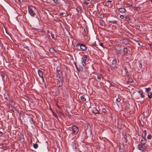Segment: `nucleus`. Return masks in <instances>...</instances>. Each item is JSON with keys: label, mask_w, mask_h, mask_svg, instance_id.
<instances>
[{"label": "nucleus", "mask_w": 152, "mask_h": 152, "mask_svg": "<svg viewBox=\"0 0 152 152\" xmlns=\"http://www.w3.org/2000/svg\"><path fill=\"white\" fill-rule=\"evenodd\" d=\"M104 17V16L103 15H102V14H101L100 15V18H103V17Z\"/></svg>", "instance_id": "09e8293b"}, {"label": "nucleus", "mask_w": 152, "mask_h": 152, "mask_svg": "<svg viewBox=\"0 0 152 152\" xmlns=\"http://www.w3.org/2000/svg\"><path fill=\"white\" fill-rule=\"evenodd\" d=\"M55 117H56V118H57V116L55 114V115H54Z\"/></svg>", "instance_id": "5fc2aeb1"}, {"label": "nucleus", "mask_w": 152, "mask_h": 152, "mask_svg": "<svg viewBox=\"0 0 152 152\" xmlns=\"http://www.w3.org/2000/svg\"><path fill=\"white\" fill-rule=\"evenodd\" d=\"M107 1L108 2H112L111 1H110V0H108V1Z\"/></svg>", "instance_id": "4d7b16f0"}, {"label": "nucleus", "mask_w": 152, "mask_h": 152, "mask_svg": "<svg viewBox=\"0 0 152 152\" xmlns=\"http://www.w3.org/2000/svg\"><path fill=\"white\" fill-rule=\"evenodd\" d=\"M72 131L71 134L72 135H75L77 133L78 131V129L77 126L73 125L72 127Z\"/></svg>", "instance_id": "f257e3e1"}, {"label": "nucleus", "mask_w": 152, "mask_h": 152, "mask_svg": "<svg viewBox=\"0 0 152 152\" xmlns=\"http://www.w3.org/2000/svg\"><path fill=\"white\" fill-rule=\"evenodd\" d=\"M152 138V136L151 134H149L148 135L147 137V138L148 139H150Z\"/></svg>", "instance_id": "2f4dec72"}, {"label": "nucleus", "mask_w": 152, "mask_h": 152, "mask_svg": "<svg viewBox=\"0 0 152 152\" xmlns=\"http://www.w3.org/2000/svg\"><path fill=\"white\" fill-rule=\"evenodd\" d=\"M24 112L22 111H21L20 112V117H22L23 118H24Z\"/></svg>", "instance_id": "b1692460"}, {"label": "nucleus", "mask_w": 152, "mask_h": 152, "mask_svg": "<svg viewBox=\"0 0 152 152\" xmlns=\"http://www.w3.org/2000/svg\"><path fill=\"white\" fill-rule=\"evenodd\" d=\"M2 45H1V41H0V46L2 47Z\"/></svg>", "instance_id": "6e6d98bb"}, {"label": "nucleus", "mask_w": 152, "mask_h": 152, "mask_svg": "<svg viewBox=\"0 0 152 152\" xmlns=\"http://www.w3.org/2000/svg\"><path fill=\"white\" fill-rule=\"evenodd\" d=\"M129 40L127 39H123L120 40V42L122 43L125 44V45L128 44Z\"/></svg>", "instance_id": "0eeeda50"}, {"label": "nucleus", "mask_w": 152, "mask_h": 152, "mask_svg": "<svg viewBox=\"0 0 152 152\" xmlns=\"http://www.w3.org/2000/svg\"><path fill=\"white\" fill-rule=\"evenodd\" d=\"M20 142L21 143L23 142H24V136L23 135H22L20 137Z\"/></svg>", "instance_id": "f3484780"}, {"label": "nucleus", "mask_w": 152, "mask_h": 152, "mask_svg": "<svg viewBox=\"0 0 152 152\" xmlns=\"http://www.w3.org/2000/svg\"><path fill=\"white\" fill-rule=\"evenodd\" d=\"M1 76L3 78V80H7V75L4 73H2Z\"/></svg>", "instance_id": "6ab92c4d"}, {"label": "nucleus", "mask_w": 152, "mask_h": 152, "mask_svg": "<svg viewBox=\"0 0 152 152\" xmlns=\"http://www.w3.org/2000/svg\"><path fill=\"white\" fill-rule=\"evenodd\" d=\"M60 15H63V13H60Z\"/></svg>", "instance_id": "052dcab7"}, {"label": "nucleus", "mask_w": 152, "mask_h": 152, "mask_svg": "<svg viewBox=\"0 0 152 152\" xmlns=\"http://www.w3.org/2000/svg\"><path fill=\"white\" fill-rule=\"evenodd\" d=\"M128 51H129V50L127 48H124V50H123V52L126 55L128 53Z\"/></svg>", "instance_id": "dca6fc26"}, {"label": "nucleus", "mask_w": 152, "mask_h": 152, "mask_svg": "<svg viewBox=\"0 0 152 152\" xmlns=\"http://www.w3.org/2000/svg\"><path fill=\"white\" fill-rule=\"evenodd\" d=\"M102 111L104 113H106L107 112V110L104 108H103L102 109Z\"/></svg>", "instance_id": "72a5a7b5"}, {"label": "nucleus", "mask_w": 152, "mask_h": 152, "mask_svg": "<svg viewBox=\"0 0 152 152\" xmlns=\"http://www.w3.org/2000/svg\"><path fill=\"white\" fill-rule=\"evenodd\" d=\"M0 133L1 134H3V133L0 131Z\"/></svg>", "instance_id": "680f3d73"}, {"label": "nucleus", "mask_w": 152, "mask_h": 152, "mask_svg": "<svg viewBox=\"0 0 152 152\" xmlns=\"http://www.w3.org/2000/svg\"><path fill=\"white\" fill-rule=\"evenodd\" d=\"M118 11L121 13H125L126 11V9L124 8H121L118 9Z\"/></svg>", "instance_id": "4468645a"}, {"label": "nucleus", "mask_w": 152, "mask_h": 152, "mask_svg": "<svg viewBox=\"0 0 152 152\" xmlns=\"http://www.w3.org/2000/svg\"><path fill=\"white\" fill-rule=\"evenodd\" d=\"M29 121H30L31 124H32L33 123V120L32 118H30L29 119Z\"/></svg>", "instance_id": "79ce46f5"}, {"label": "nucleus", "mask_w": 152, "mask_h": 152, "mask_svg": "<svg viewBox=\"0 0 152 152\" xmlns=\"http://www.w3.org/2000/svg\"><path fill=\"white\" fill-rule=\"evenodd\" d=\"M147 140L145 138L142 137L141 140V143L142 145H145L146 142Z\"/></svg>", "instance_id": "ddd939ff"}, {"label": "nucleus", "mask_w": 152, "mask_h": 152, "mask_svg": "<svg viewBox=\"0 0 152 152\" xmlns=\"http://www.w3.org/2000/svg\"><path fill=\"white\" fill-rule=\"evenodd\" d=\"M54 3L55 4H58V0H52Z\"/></svg>", "instance_id": "e433bc0d"}, {"label": "nucleus", "mask_w": 152, "mask_h": 152, "mask_svg": "<svg viewBox=\"0 0 152 152\" xmlns=\"http://www.w3.org/2000/svg\"><path fill=\"white\" fill-rule=\"evenodd\" d=\"M28 10L29 13L31 16H34L35 14V12H34L32 8L29 7H28Z\"/></svg>", "instance_id": "6e6552de"}, {"label": "nucleus", "mask_w": 152, "mask_h": 152, "mask_svg": "<svg viewBox=\"0 0 152 152\" xmlns=\"http://www.w3.org/2000/svg\"><path fill=\"white\" fill-rule=\"evenodd\" d=\"M151 90V88L149 87L146 88L145 91L146 92L148 93Z\"/></svg>", "instance_id": "7c9ffc66"}, {"label": "nucleus", "mask_w": 152, "mask_h": 152, "mask_svg": "<svg viewBox=\"0 0 152 152\" xmlns=\"http://www.w3.org/2000/svg\"><path fill=\"white\" fill-rule=\"evenodd\" d=\"M116 100L117 102H119L121 100V99L119 98H118L116 99Z\"/></svg>", "instance_id": "c9c22d12"}, {"label": "nucleus", "mask_w": 152, "mask_h": 152, "mask_svg": "<svg viewBox=\"0 0 152 152\" xmlns=\"http://www.w3.org/2000/svg\"><path fill=\"white\" fill-rule=\"evenodd\" d=\"M148 96L150 99H151L152 98V93L151 92L149 93L148 94Z\"/></svg>", "instance_id": "393cba45"}, {"label": "nucleus", "mask_w": 152, "mask_h": 152, "mask_svg": "<svg viewBox=\"0 0 152 152\" xmlns=\"http://www.w3.org/2000/svg\"><path fill=\"white\" fill-rule=\"evenodd\" d=\"M26 48L28 50H29V48L28 47L26 46Z\"/></svg>", "instance_id": "864d4df0"}, {"label": "nucleus", "mask_w": 152, "mask_h": 152, "mask_svg": "<svg viewBox=\"0 0 152 152\" xmlns=\"http://www.w3.org/2000/svg\"><path fill=\"white\" fill-rule=\"evenodd\" d=\"M124 69H125V71L126 72V73L127 72H128V70L126 68V67H125L124 68Z\"/></svg>", "instance_id": "a18cd8bd"}, {"label": "nucleus", "mask_w": 152, "mask_h": 152, "mask_svg": "<svg viewBox=\"0 0 152 152\" xmlns=\"http://www.w3.org/2000/svg\"><path fill=\"white\" fill-rule=\"evenodd\" d=\"M38 74L39 75V77L41 78H42L43 80H44V79L43 78V72L40 70H38Z\"/></svg>", "instance_id": "9d476101"}, {"label": "nucleus", "mask_w": 152, "mask_h": 152, "mask_svg": "<svg viewBox=\"0 0 152 152\" xmlns=\"http://www.w3.org/2000/svg\"><path fill=\"white\" fill-rule=\"evenodd\" d=\"M58 83L57 85L59 87H61L63 85V80L62 77H59V79H58Z\"/></svg>", "instance_id": "20e7f679"}, {"label": "nucleus", "mask_w": 152, "mask_h": 152, "mask_svg": "<svg viewBox=\"0 0 152 152\" xmlns=\"http://www.w3.org/2000/svg\"><path fill=\"white\" fill-rule=\"evenodd\" d=\"M109 22L111 23H113V24H115V23H116L117 21H115V20H113V21L111 20V21H110Z\"/></svg>", "instance_id": "473e14b6"}, {"label": "nucleus", "mask_w": 152, "mask_h": 152, "mask_svg": "<svg viewBox=\"0 0 152 152\" xmlns=\"http://www.w3.org/2000/svg\"><path fill=\"white\" fill-rule=\"evenodd\" d=\"M124 138L125 139V141L126 142L127 140V136L126 135H125V136L124 137Z\"/></svg>", "instance_id": "37998d69"}, {"label": "nucleus", "mask_w": 152, "mask_h": 152, "mask_svg": "<svg viewBox=\"0 0 152 152\" xmlns=\"http://www.w3.org/2000/svg\"><path fill=\"white\" fill-rule=\"evenodd\" d=\"M99 45H100L101 46H102V47H103V43H102V42H100V44H99Z\"/></svg>", "instance_id": "3c124183"}, {"label": "nucleus", "mask_w": 152, "mask_h": 152, "mask_svg": "<svg viewBox=\"0 0 152 152\" xmlns=\"http://www.w3.org/2000/svg\"><path fill=\"white\" fill-rule=\"evenodd\" d=\"M138 45H140V43H138Z\"/></svg>", "instance_id": "0e129e2a"}, {"label": "nucleus", "mask_w": 152, "mask_h": 152, "mask_svg": "<svg viewBox=\"0 0 152 152\" xmlns=\"http://www.w3.org/2000/svg\"><path fill=\"white\" fill-rule=\"evenodd\" d=\"M3 148L4 149L6 150L7 149V147L6 146H4V147H3Z\"/></svg>", "instance_id": "49530a36"}, {"label": "nucleus", "mask_w": 152, "mask_h": 152, "mask_svg": "<svg viewBox=\"0 0 152 152\" xmlns=\"http://www.w3.org/2000/svg\"><path fill=\"white\" fill-rule=\"evenodd\" d=\"M72 147H73V148H76V146H75V141H74L73 142H72Z\"/></svg>", "instance_id": "cd10ccee"}, {"label": "nucleus", "mask_w": 152, "mask_h": 152, "mask_svg": "<svg viewBox=\"0 0 152 152\" xmlns=\"http://www.w3.org/2000/svg\"><path fill=\"white\" fill-rule=\"evenodd\" d=\"M33 147L35 148H37L38 147V145L37 143H35L33 144Z\"/></svg>", "instance_id": "c85d7f7f"}, {"label": "nucleus", "mask_w": 152, "mask_h": 152, "mask_svg": "<svg viewBox=\"0 0 152 152\" xmlns=\"http://www.w3.org/2000/svg\"><path fill=\"white\" fill-rule=\"evenodd\" d=\"M19 2H20V0H18Z\"/></svg>", "instance_id": "e2e57ef3"}, {"label": "nucleus", "mask_w": 152, "mask_h": 152, "mask_svg": "<svg viewBox=\"0 0 152 152\" xmlns=\"http://www.w3.org/2000/svg\"><path fill=\"white\" fill-rule=\"evenodd\" d=\"M65 113L66 115L69 116L70 115L69 113L67 110H66L65 111Z\"/></svg>", "instance_id": "c756f323"}, {"label": "nucleus", "mask_w": 152, "mask_h": 152, "mask_svg": "<svg viewBox=\"0 0 152 152\" xmlns=\"http://www.w3.org/2000/svg\"><path fill=\"white\" fill-rule=\"evenodd\" d=\"M83 3L85 5H87L88 4V3L86 2V0H85L83 2Z\"/></svg>", "instance_id": "4c0bfd02"}, {"label": "nucleus", "mask_w": 152, "mask_h": 152, "mask_svg": "<svg viewBox=\"0 0 152 152\" xmlns=\"http://www.w3.org/2000/svg\"><path fill=\"white\" fill-rule=\"evenodd\" d=\"M74 64L75 66V67H76L77 69L78 70V69L77 68V64H76V62H74Z\"/></svg>", "instance_id": "c03bdc74"}, {"label": "nucleus", "mask_w": 152, "mask_h": 152, "mask_svg": "<svg viewBox=\"0 0 152 152\" xmlns=\"http://www.w3.org/2000/svg\"><path fill=\"white\" fill-rule=\"evenodd\" d=\"M120 18L121 19H123L124 18V17L123 15H120Z\"/></svg>", "instance_id": "ea45409f"}, {"label": "nucleus", "mask_w": 152, "mask_h": 152, "mask_svg": "<svg viewBox=\"0 0 152 152\" xmlns=\"http://www.w3.org/2000/svg\"><path fill=\"white\" fill-rule=\"evenodd\" d=\"M146 135V130L144 131V135L143 136L144 137H145Z\"/></svg>", "instance_id": "f704fd0d"}, {"label": "nucleus", "mask_w": 152, "mask_h": 152, "mask_svg": "<svg viewBox=\"0 0 152 152\" xmlns=\"http://www.w3.org/2000/svg\"><path fill=\"white\" fill-rule=\"evenodd\" d=\"M97 78L98 80V81H100L101 80V77H98V76H97Z\"/></svg>", "instance_id": "58836bf2"}, {"label": "nucleus", "mask_w": 152, "mask_h": 152, "mask_svg": "<svg viewBox=\"0 0 152 152\" xmlns=\"http://www.w3.org/2000/svg\"><path fill=\"white\" fill-rule=\"evenodd\" d=\"M130 6L132 7V5H131Z\"/></svg>", "instance_id": "69168bd1"}, {"label": "nucleus", "mask_w": 152, "mask_h": 152, "mask_svg": "<svg viewBox=\"0 0 152 152\" xmlns=\"http://www.w3.org/2000/svg\"><path fill=\"white\" fill-rule=\"evenodd\" d=\"M115 52L117 55L121 54V47L119 45H117L115 47Z\"/></svg>", "instance_id": "7ed1b4c3"}, {"label": "nucleus", "mask_w": 152, "mask_h": 152, "mask_svg": "<svg viewBox=\"0 0 152 152\" xmlns=\"http://www.w3.org/2000/svg\"><path fill=\"white\" fill-rule=\"evenodd\" d=\"M87 58V56L86 55H84L82 58V62L83 66H85L86 65V62Z\"/></svg>", "instance_id": "39448f33"}, {"label": "nucleus", "mask_w": 152, "mask_h": 152, "mask_svg": "<svg viewBox=\"0 0 152 152\" xmlns=\"http://www.w3.org/2000/svg\"><path fill=\"white\" fill-rule=\"evenodd\" d=\"M122 147H121V146H119L118 152H123L124 149L123 147L124 146L122 145Z\"/></svg>", "instance_id": "5701e85b"}, {"label": "nucleus", "mask_w": 152, "mask_h": 152, "mask_svg": "<svg viewBox=\"0 0 152 152\" xmlns=\"http://www.w3.org/2000/svg\"><path fill=\"white\" fill-rule=\"evenodd\" d=\"M93 45H95V44H93Z\"/></svg>", "instance_id": "338daca9"}, {"label": "nucleus", "mask_w": 152, "mask_h": 152, "mask_svg": "<svg viewBox=\"0 0 152 152\" xmlns=\"http://www.w3.org/2000/svg\"><path fill=\"white\" fill-rule=\"evenodd\" d=\"M51 37L52 38L54 39L55 38V36L53 34H51Z\"/></svg>", "instance_id": "a19ab883"}, {"label": "nucleus", "mask_w": 152, "mask_h": 152, "mask_svg": "<svg viewBox=\"0 0 152 152\" xmlns=\"http://www.w3.org/2000/svg\"><path fill=\"white\" fill-rule=\"evenodd\" d=\"M60 68H57V71H60Z\"/></svg>", "instance_id": "603ef678"}, {"label": "nucleus", "mask_w": 152, "mask_h": 152, "mask_svg": "<svg viewBox=\"0 0 152 152\" xmlns=\"http://www.w3.org/2000/svg\"><path fill=\"white\" fill-rule=\"evenodd\" d=\"M141 67H142V64H140V67H141Z\"/></svg>", "instance_id": "13d9d810"}, {"label": "nucleus", "mask_w": 152, "mask_h": 152, "mask_svg": "<svg viewBox=\"0 0 152 152\" xmlns=\"http://www.w3.org/2000/svg\"><path fill=\"white\" fill-rule=\"evenodd\" d=\"M79 46L81 49L82 50L85 51L87 50V48L85 45L81 43H77L76 44V46Z\"/></svg>", "instance_id": "f03ea898"}, {"label": "nucleus", "mask_w": 152, "mask_h": 152, "mask_svg": "<svg viewBox=\"0 0 152 152\" xmlns=\"http://www.w3.org/2000/svg\"><path fill=\"white\" fill-rule=\"evenodd\" d=\"M117 65V60L116 59H114L112 61L111 64V66L113 68H117L116 66Z\"/></svg>", "instance_id": "423d86ee"}, {"label": "nucleus", "mask_w": 152, "mask_h": 152, "mask_svg": "<svg viewBox=\"0 0 152 152\" xmlns=\"http://www.w3.org/2000/svg\"><path fill=\"white\" fill-rule=\"evenodd\" d=\"M88 33V30L86 28H84V32L83 33V34L86 36H87Z\"/></svg>", "instance_id": "2eb2a0df"}, {"label": "nucleus", "mask_w": 152, "mask_h": 152, "mask_svg": "<svg viewBox=\"0 0 152 152\" xmlns=\"http://www.w3.org/2000/svg\"><path fill=\"white\" fill-rule=\"evenodd\" d=\"M4 96L5 99L7 100H8L10 99V97L8 95V94L7 93H5L4 95Z\"/></svg>", "instance_id": "a211bd4d"}, {"label": "nucleus", "mask_w": 152, "mask_h": 152, "mask_svg": "<svg viewBox=\"0 0 152 152\" xmlns=\"http://www.w3.org/2000/svg\"><path fill=\"white\" fill-rule=\"evenodd\" d=\"M140 28V26H137V27L136 28L137 29H139Z\"/></svg>", "instance_id": "8fccbe9b"}, {"label": "nucleus", "mask_w": 152, "mask_h": 152, "mask_svg": "<svg viewBox=\"0 0 152 152\" xmlns=\"http://www.w3.org/2000/svg\"><path fill=\"white\" fill-rule=\"evenodd\" d=\"M80 99L83 101H86V99L84 96H82L80 97Z\"/></svg>", "instance_id": "bb28decb"}, {"label": "nucleus", "mask_w": 152, "mask_h": 152, "mask_svg": "<svg viewBox=\"0 0 152 152\" xmlns=\"http://www.w3.org/2000/svg\"><path fill=\"white\" fill-rule=\"evenodd\" d=\"M141 67H142V64H140V67H141Z\"/></svg>", "instance_id": "bf43d9fd"}, {"label": "nucleus", "mask_w": 152, "mask_h": 152, "mask_svg": "<svg viewBox=\"0 0 152 152\" xmlns=\"http://www.w3.org/2000/svg\"><path fill=\"white\" fill-rule=\"evenodd\" d=\"M109 5V3H107L106 2L104 5L105 6H108Z\"/></svg>", "instance_id": "de8ad7c7"}, {"label": "nucleus", "mask_w": 152, "mask_h": 152, "mask_svg": "<svg viewBox=\"0 0 152 152\" xmlns=\"http://www.w3.org/2000/svg\"><path fill=\"white\" fill-rule=\"evenodd\" d=\"M49 51L51 53L54 54H55L56 53V51L53 48H50L49 49Z\"/></svg>", "instance_id": "f8f14e48"}, {"label": "nucleus", "mask_w": 152, "mask_h": 152, "mask_svg": "<svg viewBox=\"0 0 152 152\" xmlns=\"http://www.w3.org/2000/svg\"><path fill=\"white\" fill-rule=\"evenodd\" d=\"M133 80L132 78H130L128 79V80L127 82V83L128 84L129 83H133Z\"/></svg>", "instance_id": "4be33fe9"}, {"label": "nucleus", "mask_w": 152, "mask_h": 152, "mask_svg": "<svg viewBox=\"0 0 152 152\" xmlns=\"http://www.w3.org/2000/svg\"><path fill=\"white\" fill-rule=\"evenodd\" d=\"M93 45H95V44H93Z\"/></svg>", "instance_id": "774afa93"}, {"label": "nucleus", "mask_w": 152, "mask_h": 152, "mask_svg": "<svg viewBox=\"0 0 152 152\" xmlns=\"http://www.w3.org/2000/svg\"><path fill=\"white\" fill-rule=\"evenodd\" d=\"M86 136L87 137H91V132L90 130H88V131H86Z\"/></svg>", "instance_id": "9b49d317"}, {"label": "nucleus", "mask_w": 152, "mask_h": 152, "mask_svg": "<svg viewBox=\"0 0 152 152\" xmlns=\"http://www.w3.org/2000/svg\"><path fill=\"white\" fill-rule=\"evenodd\" d=\"M125 20H126L127 21H129L130 20V18H129V17L127 16L126 15L125 18Z\"/></svg>", "instance_id": "a878e982"}, {"label": "nucleus", "mask_w": 152, "mask_h": 152, "mask_svg": "<svg viewBox=\"0 0 152 152\" xmlns=\"http://www.w3.org/2000/svg\"><path fill=\"white\" fill-rule=\"evenodd\" d=\"M93 113L95 114H98L99 113V111L98 110L96 109L95 108H94L93 110Z\"/></svg>", "instance_id": "412c9836"}, {"label": "nucleus", "mask_w": 152, "mask_h": 152, "mask_svg": "<svg viewBox=\"0 0 152 152\" xmlns=\"http://www.w3.org/2000/svg\"><path fill=\"white\" fill-rule=\"evenodd\" d=\"M138 148L139 150L142 151H144V150L146 148L145 146H143L141 144H139L138 145Z\"/></svg>", "instance_id": "1a4fd4ad"}, {"label": "nucleus", "mask_w": 152, "mask_h": 152, "mask_svg": "<svg viewBox=\"0 0 152 152\" xmlns=\"http://www.w3.org/2000/svg\"><path fill=\"white\" fill-rule=\"evenodd\" d=\"M138 92L140 94V97L141 98H144V96L143 94V92L142 91H139Z\"/></svg>", "instance_id": "aec40b11"}]
</instances>
